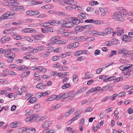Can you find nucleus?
Here are the masks:
<instances>
[{"mask_svg": "<svg viewBox=\"0 0 133 133\" xmlns=\"http://www.w3.org/2000/svg\"><path fill=\"white\" fill-rule=\"evenodd\" d=\"M56 14L60 16H66L67 14L64 12L57 11L56 13Z\"/></svg>", "mask_w": 133, "mask_h": 133, "instance_id": "30", "label": "nucleus"}, {"mask_svg": "<svg viewBox=\"0 0 133 133\" xmlns=\"http://www.w3.org/2000/svg\"><path fill=\"white\" fill-rule=\"evenodd\" d=\"M117 96V94H115L113 95L110 98V99L111 100L115 99H116V97Z\"/></svg>", "mask_w": 133, "mask_h": 133, "instance_id": "49", "label": "nucleus"}, {"mask_svg": "<svg viewBox=\"0 0 133 133\" xmlns=\"http://www.w3.org/2000/svg\"><path fill=\"white\" fill-rule=\"evenodd\" d=\"M99 10L101 12V15L102 16H105L107 12V9L105 8H100Z\"/></svg>", "mask_w": 133, "mask_h": 133, "instance_id": "7", "label": "nucleus"}, {"mask_svg": "<svg viewBox=\"0 0 133 133\" xmlns=\"http://www.w3.org/2000/svg\"><path fill=\"white\" fill-rule=\"evenodd\" d=\"M32 96V95L31 94H30L28 92H27L26 94V97L25 98V99L27 100H28Z\"/></svg>", "mask_w": 133, "mask_h": 133, "instance_id": "41", "label": "nucleus"}, {"mask_svg": "<svg viewBox=\"0 0 133 133\" xmlns=\"http://www.w3.org/2000/svg\"><path fill=\"white\" fill-rule=\"evenodd\" d=\"M50 54L49 52H44L41 53L40 55V57H48Z\"/></svg>", "mask_w": 133, "mask_h": 133, "instance_id": "9", "label": "nucleus"}, {"mask_svg": "<svg viewBox=\"0 0 133 133\" xmlns=\"http://www.w3.org/2000/svg\"><path fill=\"white\" fill-rule=\"evenodd\" d=\"M69 19L71 20V22H72V23L74 24L78 25L82 21V19H79L77 18V17H70Z\"/></svg>", "mask_w": 133, "mask_h": 133, "instance_id": "2", "label": "nucleus"}, {"mask_svg": "<svg viewBox=\"0 0 133 133\" xmlns=\"http://www.w3.org/2000/svg\"><path fill=\"white\" fill-rule=\"evenodd\" d=\"M26 128L24 127L18 129L16 130L15 132L17 133H22L23 131H25Z\"/></svg>", "mask_w": 133, "mask_h": 133, "instance_id": "20", "label": "nucleus"}, {"mask_svg": "<svg viewBox=\"0 0 133 133\" xmlns=\"http://www.w3.org/2000/svg\"><path fill=\"white\" fill-rule=\"evenodd\" d=\"M61 107V105L60 104H56L54 105L53 107L54 108V110L57 109V108H59Z\"/></svg>", "mask_w": 133, "mask_h": 133, "instance_id": "59", "label": "nucleus"}, {"mask_svg": "<svg viewBox=\"0 0 133 133\" xmlns=\"http://www.w3.org/2000/svg\"><path fill=\"white\" fill-rule=\"evenodd\" d=\"M116 78L115 76H111L108 78L106 79H105L103 81L104 82H107L109 81L114 80Z\"/></svg>", "mask_w": 133, "mask_h": 133, "instance_id": "27", "label": "nucleus"}, {"mask_svg": "<svg viewBox=\"0 0 133 133\" xmlns=\"http://www.w3.org/2000/svg\"><path fill=\"white\" fill-rule=\"evenodd\" d=\"M36 87L38 89H44L46 87V86L45 85L41 83H38L36 85Z\"/></svg>", "mask_w": 133, "mask_h": 133, "instance_id": "13", "label": "nucleus"}, {"mask_svg": "<svg viewBox=\"0 0 133 133\" xmlns=\"http://www.w3.org/2000/svg\"><path fill=\"white\" fill-rule=\"evenodd\" d=\"M120 62L122 64H126L127 63V61L123 58H121L120 59Z\"/></svg>", "mask_w": 133, "mask_h": 133, "instance_id": "50", "label": "nucleus"}, {"mask_svg": "<svg viewBox=\"0 0 133 133\" xmlns=\"http://www.w3.org/2000/svg\"><path fill=\"white\" fill-rule=\"evenodd\" d=\"M87 88L85 87H83L77 91L74 94L75 95H77L78 94L82 93L85 91Z\"/></svg>", "mask_w": 133, "mask_h": 133, "instance_id": "14", "label": "nucleus"}, {"mask_svg": "<svg viewBox=\"0 0 133 133\" xmlns=\"http://www.w3.org/2000/svg\"><path fill=\"white\" fill-rule=\"evenodd\" d=\"M72 24V22H67V23H66L65 25L63 26V27L66 28H72L74 26Z\"/></svg>", "mask_w": 133, "mask_h": 133, "instance_id": "15", "label": "nucleus"}, {"mask_svg": "<svg viewBox=\"0 0 133 133\" xmlns=\"http://www.w3.org/2000/svg\"><path fill=\"white\" fill-rule=\"evenodd\" d=\"M64 98H66L65 94V93H62L59 95V99H62Z\"/></svg>", "mask_w": 133, "mask_h": 133, "instance_id": "35", "label": "nucleus"}, {"mask_svg": "<svg viewBox=\"0 0 133 133\" xmlns=\"http://www.w3.org/2000/svg\"><path fill=\"white\" fill-rule=\"evenodd\" d=\"M33 11H29L26 12V14L30 16H33Z\"/></svg>", "mask_w": 133, "mask_h": 133, "instance_id": "53", "label": "nucleus"}, {"mask_svg": "<svg viewBox=\"0 0 133 133\" xmlns=\"http://www.w3.org/2000/svg\"><path fill=\"white\" fill-rule=\"evenodd\" d=\"M92 110V108L91 107H90L88 108L87 109H86L84 111V113H86L89 112H91Z\"/></svg>", "mask_w": 133, "mask_h": 133, "instance_id": "39", "label": "nucleus"}, {"mask_svg": "<svg viewBox=\"0 0 133 133\" xmlns=\"http://www.w3.org/2000/svg\"><path fill=\"white\" fill-rule=\"evenodd\" d=\"M30 71H25L21 75V77L22 78L25 77L27 76L30 73Z\"/></svg>", "mask_w": 133, "mask_h": 133, "instance_id": "21", "label": "nucleus"}, {"mask_svg": "<svg viewBox=\"0 0 133 133\" xmlns=\"http://www.w3.org/2000/svg\"><path fill=\"white\" fill-rule=\"evenodd\" d=\"M25 131L27 133H35L36 130L33 128H26Z\"/></svg>", "mask_w": 133, "mask_h": 133, "instance_id": "6", "label": "nucleus"}, {"mask_svg": "<svg viewBox=\"0 0 133 133\" xmlns=\"http://www.w3.org/2000/svg\"><path fill=\"white\" fill-rule=\"evenodd\" d=\"M126 15L125 13L120 12L118 11L116 12L114 14V16L115 17H117L118 16L123 17L124 16H126Z\"/></svg>", "mask_w": 133, "mask_h": 133, "instance_id": "8", "label": "nucleus"}, {"mask_svg": "<svg viewBox=\"0 0 133 133\" xmlns=\"http://www.w3.org/2000/svg\"><path fill=\"white\" fill-rule=\"evenodd\" d=\"M118 53L120 54L122 53H124V49L122 48L119 49L118 51Z\"/></svg>", "mask_w": 133, "mask_h": 133, "instance_id": "62", "label": "nucleus"}, {"mask_svg": "<svg viewBox=\"0 0 133 133\" xmlns=\"http://www.w3.org/2000/svg\"><path fill=\"white\" fill-rule=\"evenodd\" d=\"M57 21H58L55 20L50 21L49 22V24L53 25H55V23L57 24Z\"/></svg>", "mask_w": 133, "mask_h": 133, "instance_id": "34", "label": "nucleus"}, {"mask_svg": "<svg viewBox=\"0 0 133 133\" xmlns=\"http://www.w3.org/2000/svg\"><path fill=\"white\" fill-rule=\"evenodd\" d=\"M0 82L4 84H6L8 83V82L6 80L3 79H0Z\"/></svg>", "mask_w": 133, "mask_h": 133, "instance_id": "47", "label": "nucleus"}, {"mask_svg": "<svg viewBox=\"0 0 133 133\" xmlns=\"http://www.w3.org/2000/svg\"><path fill=\"white\" fill-rule=\"evenodd\" d=\"M72 44L74 48L78 47L79 45V44L78 42H75Z\"/></svg>", "mask_w": 133, "mask_h": 133, "instance_id": "48", "label": "nucleus"}, {"mask_svg": "<svg viewBox=\"0 0 133 133\" xmlns=\"http://www.w3.org/2000/svg\"><path fill=\"white\" fill-rule=\"evenodd\" d=\"M50 93V91H48L42 93V96H45V95H47L49 94Z\"/></svg>", "mask_w": 133, "mask_h": 133, "instance_id": "57", "label": "nucleus"}, {"mask_svg": "<svg viewBox=\"0 0 133 133\" xmlns=\"http://www.w3.org/2000/svg\"><path fill=\"white\" fill-rule=\"evenodd\" d=\"M86 37L85 36L79 37L78 38V39L79 41H82L86 40Z\"/></svg>", "mask_w": 133, "mask_h": 133, "instance_id": "28", "label": "nucleus"}, {"mask_svg": "<svg viewBox=\"0 0 133 133\" xmlns=\"http://www.w3.org/2000/svg\"><path fill=\"white\" fill-rule=\"evenodd\" d=\"M116 51L112 50L111 51V52L109 55V57H112L113 55H115L116 54Z\"/></svg>", "mask_w": 133, "mask_h": 133, "instance_id": "54", "label": "nucleus"}, {"mask_svg": "<svg viewBox=\"0 0 133 133\" xmlns=\"http://www.w3.org/2000/svg\"><path fill=\"white\" fill-rule=\"evenodd\" d=\"M113 19L117 21H123L125 20L124 17H113Z\"/></svg>", "mask_w": 133, "mask_h": 133, "instance_id": "11", "label": "nucleus"}, {"mask_svg": "<svg viewBox=\"0 0 133 133\" xmlns=\"http://www.w3.org/2000/svg\"><path fill=\"white\" fill-rule=\"evenodd\" d=\"M66 9L70 11L72 8L76 9V6L72 5L71 6H67L65 7Z\"/></svg>", "mask_w": 133, "mask_h": 133, "instance_id": "36", "label": "nucleus"}, {"mask_svg": "<svg viewBox=\"0 0 133 133\" xmlns=\"http://www.w3.org/2000/svg\"><path fill=\"white\" fill-rule=\"evenodd\" d=\"M109 88V86L107 85H105L100 90V92H101L103 91L106 90L108 89Z\"/></svg>", "mask_w": 133, "mask_h": 133, "instance_id": "40", "label": "nucleus"}, {"mask_svg": "<svg viewBox=\"0 0 133 133\" xmlns=\"http://www.w3.org/2000/svg\"><path fill=\"white\" fill-rule=\"evenodd\" d=\"M28 47L30 48L28 49V51L30 53L34 54V49L32 48V47L31 46H28Z\"/></svg>", "mask_w": 133, "mask_h": 133, "instance_id": "33", "label": "nucleus"}, {"mask_svg": "<svg viewBox=\"0 0 133 133\" xmlns=\"http://www.w3.org/2000/svg\"><path fill=\"white\" fill-rule=\"evenodd\" d=\"M123 31L124 30L123 29L118 30L117 31V35L119 36L122 35L123 34Z\"/></svg>", "mask_w": 133, "mask_h": 133, "instance_id": "24", "label": "nucleus"}, {"mask_svg": "<svg viewBox=\"0 0 133 133\" xmlns=\"http://www.w3.org/2000/svg\"><path fill=\"white\" fill-rule=\"evenodd\" d=\"M16 55L15 52H11L5 55V57L7 58V61L9 63L12 62L14 59L15 58Z\"/></svg>", "mask_w": 133, "mask_h": 133, "instance_id": "1", "label": "nucleus"}, {"mask_svg": "<svg viewBox=\"0 0 133 133\" xmlns=\"http://www.w3.org/2000/svg\"><path fill=\"white\" fill-rule=\"evenodd\" d=\"M57 23L58 24H61V26L63 27V26L65 25L66 23H67V21L64 20H61L60 21H57Z\"/></svg>", "mask_w": 133, "mask_h": 133, "instance_id": "19", "label": "nucleus"}, {"mask_svg": "<svg viewBox=\"0 0 133 133\" xmlns=\"http://www.w3.org/2000/svg\"><path fill=\"white\" fill-rule=\"evenodd\" d=\"M98 4L97 1H92L91 2L89 3V4L92 6L95 5H97Z\"/></svg>", "mask_w": 133, "mask_h": 133, "instance_id": "32", "label": "nucleus"}, {"mask_svg": "<svg viewBox=\"0 0 133 133\" xmlns=\"http://www.w3.org/2000/svg\"><path fill=\"white\" fill-rule=\"evenodd\" d=\"M74 54L75 56H78L82 54V50L77 51L75 52Z\"/></svg>", "mask_w": 133, "mask_h": 133, "instance_id": "23", "label": "nucleus"}, {"mask_svg": "<svg viewBox=\"0 0 133 133\" xmlns=\"http://www.w3.org/2000/svg\"><path fill=\"white\" fill-rule=\"evenodd\" d=\"M37 98L35 97H31L29 101V102L31 103H35L37 101Z\"/></svg>", "mask_w": 133, "mask_h": 133, "instance_id": "25", "label": "nucleus"}, {"mask_svg": "<svg viewBox=\"0 0 133 133\" xmlns=\"http://www.w3.org/2000/svg\"><path fill=\"white\" fill-rule=\"evenodd\" d=\"M23 58L24 59H30L33 58V56L31 55H27L26 56H24Z\"/></svg>", "mask_w": 133, "mask_h": 133, "instance_id": "51", "label": "nucleus"}, {"mask_svg": "<svg viewBox=\"0 0 133 133\" xmlns=\"http://www.w3.org/2000/svg\"><path fill=\"white\" fill-rule=\"evenodd\" d=\"M71 86V85H70L69 83L65 84L62 86V89H65L70 87Z\"/></svg>", "mask_w": 133, "mask_h": 133, "instance_id": "29", "label": "nucleus"}, {"mask_svg": "<svg viewBox=\"0 0 133 133\" xmlns=\"http://www.w3.org/2000/svg\"><path fill=\"white\" fill-rule=\"evenodd\" d=\"M79 118V117L77 116H75V117L71 119L70 120L68 121V122H67V124H69V122H71L70 123H71L72 122H73L75 121L77 119Z\"/></svg>", "mask_w": 133, "mask_h": 133, "instance_id": "31", "label": "nucleus"}, {"mask_svg": "<svg viewBox=\"0 0 133 133\" xmlns=\"http://www.w3.org/2000/svg\"><path fill=\"white\" fill-rule=\"evenodd\" d=\"M106 31H107L106 33H104L106 34H110L111 33H112L113 32V30L111 28H106Z\"/></svg>", "mask_w": 133, "mask_h": 133, "instance_id": "22", "label": "nucleus"}, {"mask_svg": "<svg viewBox=\"0 0 133 133\" xmlns=\"http://www.w3.org/2000/svg\"><path fill=\"white\" fill-rule=\"evenodd\" d=\"M93 23L96 24L101 25L103 24V21H102L97 20H94V21Z\"/></svg>", "mask_w": 133, "mask_h": 133, "instance_id": "26", "label": "nucleus"}, {"mask_svg": "<svg viewBox=\"0 0 133 133\" xmlns=\"http://www.w3.org/2000/svg\"><path fill=\"white\" fill-rule=\"evenodd\" d=\"M84 59V58L83 56H80L78 57L77 59V60L78 61H83Z\"/></svg>", "mask_w": 133, "mask_h": 133, "instance_id": "64", "label": "nucleus"}, {"mask_svg": "<svg viewBox=\"0 0 133 133\" xmlns=\"http://www.w3.org/2000/svg\"><path fill=\"white\" fill-rule=\"evenodd\" d=\"M21 124L20 122H14L12 123L10 125V126L12 128H15L19 126Z\"/></svg>", "mask_w": 133, "mask_h": 133, "instance_id": "5", "label": "nucleus"}, {"mask_svg": "<svg viewBox=\"0 0 133 133\" xmlns=\"http://www.w3.org/2000/svg\"><path fill=\"white\" fill-rule=\"evenodd\" d=\"M93 27V25L91 24L85 25L84 27V29H89Z\"/></svg>", "mask_w": 133, "mask_h": 133, "instance_id": "38", "label": "nucleus"}, {"mask_svg": "<svg viewBox=\"0 0 133 133\" xmlns=\"http://www.w3.org/2000/svg\"><path fill=\"white\" fill-rule=\"evenodd\" d=\"M16 8L18 10H19L20 11H23L24 10V7L20 6H17Z\"/></svg>", "mask_w": 133, "mask_h": 133, "instance_id": "37", "label": "nucleus"}, {"mask_svg": "<svg viewBox=\"0 0 133 133\" xmlns=\"http://www.w3.org/2000/svg\"><path fill=\"white\" fill-rule=\"evenodd\" d=\"M86 39L87 41H94L95 40V38L93 37H87Z\"/></svg>", "mask_w": 133, "mask_h": 133, "instance_id": "43", "label": "nucleus"}, {"mask_svg": "<svg viewBox=\"0 0 133 133\" xmlns=\"http://www.w3.org/2000/svg\"><path fill=\"white\" fill-rule=\"evenodd\" d=\"M69 4L72 5H75L76 4V2H74V0H70L69 1Z\"/></svg>", "mask_w": 133, "mask_h": 133, "instance_id": "58", "label": "nucleus"}, {"mask_svg": "<svg viewBox=\"0 0 133 133\" xmlns=\"http://www.w3.org/2000/svg\"><path fill=\"white\" fill-rule=\"evenodd\" d=\"M132 66V65L131 64H129L126 65L125 66V69L126 70L131 67Z\"/></svg>", "mask_w": 133, "mask_h": 133, "instance_id": "56", "label": "nucleus"}, {"mask_svg": "<svg viewBox=\"0 0 133 133\" xmlns=\"http://www.w3.org/2000/svg\"><path fill=\"white\" fill-rule=\"evenodd\" d=\"M103 70V68H101L98 69L96 71V74H98L100 73Z\"/></svg>", "mask_w": 133, "mask_h": 133, "instance_id": "55", "label": "nucleus"}, {"mask_svg": "<svg viewBox=\"0 0 133 133\" xmlns=\"http://www.w3.org/2000/svg\"><path fill=\"white\" fill-rule=\"evenodd\" d=\"M75 30L77 32H80L82 31L83 29H84V27L81 26H78L75 28Z\"/></svg>", "mask_w": 133, "mask_h": 133, "instance_id": "18", "label": "nucleus"}, {"mask_svg": "<svg viewBox=\"0 0 133 133\" xmlns=\"http://www.w3.org/2000/svg\"><path fill=\"white\" fill-rule=\"evenodd\" d=\"M86 10L87 11L92 12L94 11V9L92 7H89L87 8Z\"/></svg>", "mask_w": 133, "mask_h": 133, "instance_id": "52", "label": "nucleus"}, {"mask_svg": "<svg viewBox=\"0 0 133 133\" xmlns=\"http://www.w3.org/2000/svg\"><path fill=\"white\" fill-rule=\"evenodd\" d=\"M11 30H10V29L7 30H5L3 32V33L4 34H9L11 33Z\"/></svg>", "mask_w": 133, "mask_h": 133, "instance_id": "61", "label": "nucleus"}, {"mask_svg": "<svg viewBox=\"0 0 133 133\" xmlns=\"http://www.w3.org/2000/svg\"><path fill=\"white\" fill-rule=\"evenodd\" d=\"M62 50V48H56L54 49V51L56 53H59L61 52Z\"/></svg>", "mask_w": 133, "mask_h": 133, "instance_id": "45", "label": "nucleus"}, {"mask_svg": "<svg viewBox=\"0 0 133 133\" xmlns=\"http://www.w3.org/2000/svg\"><path fill=\"white\" fill-rule=\"evenodd\" d=\"M11 40L10 37L6 35L3 37L1 39V41L2 43H4L5 42L9 41Z\"/></svg>", "mask_w": 133, "mask_h": 133, "instance_id": "3", "label": "nucleus"}, {"mask_svg": "<svg viewBox=\"0 0 133 133\" xmlns=\"http://www.w3.org/2000/svg\"><path fill=\"white\" fill-rule=\"evenodd\" d=\"M42 37V36L41 35H36L34 36V37L35 38L38 39H41Z\"/></svg>", "mask_w": 133, "mask_h": 133, "instance_id": "42", "label": "nucleus"}, {"mask_svg": "<svg viewBox=\"0 0 133 133\" xmlns=\"http://www.w3.org/2000/svg\"><path fill=\"white\" fill-rule=\"evenodd\" d=\"M53 44H62L65 43V42L63 40H59L53 41Z\"/></svg>", "mask_w": 133, "mask_h": 133, "instance_id": "16", "label": "nucleus"}, {"mask_svg": "<svg viewBox=\"0 0 133 133\" xmlns=\"http://www.w3.org/2000/svg\"><path fill=\"white\" fill-rule=\"evenodd\" d=\"M38 116V115L37 114H34L30 116V117L31 118V120L33 119L35 117H37Z\"/></svg>", "mask_w": 133, "mask_h": 133, "instance_id": "44", "label": "nucleus"}, {"mask_svg": "<svg viewBox=\"0 0 133 133\" xmlns=\"http://www.w3.org/2000/svg\"><path fill=\"white\" fill-rule=\"evenodd\" d=\"M129 37H128V36L127 35H124V36L122 39V40L125 42H129L130 41L132 40V39L131 38H129Z\"/></svg>", "mask_w": 133, "mask_h": 133, "instance_id": "12", "label": "nucleus"}, {"mask_svg": "<svg viewBox=\"0 0 133 133\" xmlns=\"http://www.w3.org/2000/svg\"><path fill=\"white\" fill-rule=\"evenodd\" d=\"M51 122V121H45L43 123L42 127L43 128H45L49 127L52 123Z\"/></svg>", "mask_w": 133, "mask_h": 133, "instance_id": "4", "label": "nucleus"}, {"mask_svg": "<svg viewBox=\"0 0 133 133\" xmlns=\"http://www.w3.org/2000/svg\"><path fill=\"white\" fill-rule=\"evenodd\" d=\"M61 107V105L60 104H56L54 105L53 107L54 108V110L57 109V108H59Z\"/></svg>", "mask_w": 133, "mask_h": 133, "instance_id": "60", "label": "nucleus"}, {"mask_svg": "<svg viewBox=\"0 0 133 133\" xmlns=\"http://www.w3.org/2000/svg\"><path fill=\"white\" fill-rule=\"evenodd\" d=\"M125 94L126 93L125 92H122L118 94L117 96L119 97H122L125 95Z\"/></svg>", "mask_w": 133, "mask_h": 133, "instance_id": "46", "label": "nucleus"}, {"mask_svg": "<svg viewBox=\"0 0 133 133\" xmlns=\"http://www.w3.org/2000/svg\"><path fill=\"white\" fill-rule=\"evenodd\" d=\"M127 112L129 114H131L133 112V110L132 108H129L128 109Z\"/></svg>", "mask_w": 133, "mask_h": 133, "instance_id": "63", "label": "nucleus"}, {"mask_svg": "<svg viewBox=\"0 0 133 133\" xmlns=\"http://www.w3.org/2000/svg\"><path fill=\"white\" fill-rule=\"evenodd\" d=\"M17 69L18 70L25 71L28 70V67L24 65H23L17 68Z\"/></svg>", "mask_w": 133, "mask_h": 133, "instance_id": "10", "label": "nucleus"}, {"mask_svg": "<svg viewBox=\"0 0 133 133\" xmlns=\"http://www.w3.org/2000/svg\"><path fill=\"white\" fill-rule=\"evenodd\" d=\"M45 119V117L44 116H41L40 117H36L35 119V121L37 123L39 122L42 121Z\"/></svg>", "mask_w": 133, "mask_h": 133, "instance_id": "17", "label": "nucleus"}]
</instances>
